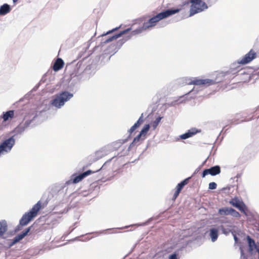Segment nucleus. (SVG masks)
Returning <instances> with one entry per match:
<instances>
[{
    "mask_svg": "<svg viewBox=\"0 0 259 259\" xmlns=\"http://www.w3.org/2000/svg\"><path fill=\"white\" fill-rule=\"evenodd\" d=\"M215 83V81L212 79H199L197 78L189 79L187 81L188 84H194L203 87H208L210 85L214 84Z\"/></svg>",
    "mask_w": 259,
    "mask_h": 259,
    "instance_id": "39448f33",
    "label": "nucleus"
},
{
    "mask_svg": "<svg viewBox=\"0 0 259 259\" xmlns=\"http://www.w3.org/2000/svg\"><path fill=\"white\" fill-rule=\"evenodd\" d=\"M197 133V131L195 129H192L189 130L187 133L180 136V137L182 139H186L190 137H192Z\"/></svg>",
    "mask_w": 259,
    "mask_h": 259,
    "instance_id": "6ab92c4d",
    "label": "nucleus"
},
{
    "mask_svg": "<svg viewBox=\"0 0 259 259\" xmlns=\"http://www.w3.org/2000/svg\"><path fill=\"white\" fill-rule=\"evenodd\" d=\"M11 11V8L8 4H4L0 8V14L6 15Z\"/></svg>",
    "mask_w": 259,
    "mask_h": 259,
    "instance_id": "4be33fe9",
    "label": "nucleus"
},
{
    "mask_svg": "<svg viewBox=\"0 0 259 259\" xmlns=\"http://www.w3.org/2000/svg\"><path fill=\"white\" fill-rule=\"evenodd\" d=\"M230 204L233 206L238 208L240 211L246 214L247 207L244 203L240 200L237 197H234L232 199L230 202Z\"/></svg>",
    "mask_w": 259,
    "mask_h": 259,
    "instance_id": "6e6552de",
    "label": "nucleus"
},
{
    "mask_svg": "<svg viewBox=\"0 0 259 259\" xmlns=\"http://www.w3.org/2000/svg\"><path fill=\"white\" fill-rule=\"evenodd\" d=\"M180 10L181 9H168L161 13H159L156 16H154L149 19L148 21L145 22L143 23L142 27L134 30L132 32V33L133 34H139L144 30L153 27L155 26L160 20L179 12Z\"/></svg>",
    "mask_w": 259,
    "mask_h": 259,
    "instance_id": "f257e3e1",
    "label": "nucleus"
},
{
    "mask_svg": "<svg viewBox=\"0 0 259 259\" xmlns=\"http://www.w3.org/2000/svg\"><path fill=\"white\" fill-rule=\"evenodd\" d=\"M8 225L6 221L0 222V237L3 236L7 231Z\"/></svg>",
    "mask_w": 259,
    "mask_h": 259,
    "instance_id": "412c9836",
    "label": "nucleus"
},
{
    "mask_svg": "<svg viewBox=\"0 0 259 259\" xmlns=\"http://www.w3.org/2000/svg\"><path fill=\"white\" fill-rule=\"evenodd\" d=\"M247 240L248 244V251L250 254H253L256 252V249L257 246V243H255L254 240L250 237V236H247Z\"/></svg>",
    "mask_w": 259,
    "mask_h": 259,
    "instance_id": "f8f14e48",
    "label": "nucleus"
},
{
    "mask_svg": "<svg viewBox=\"0 0 259 259\" xmlns=\"http://www.w3.org/2000/svg\"><path fill=\"white\" fill-rule=\"evenodd\" d=\"M241 253H242V254H243V251L242 250H241Z\"/></svg>",
    "mask_w": 259,
    "mask_h": 259,
    "instance_id": "c9c22d12",
    "label": "nucleus"
},
{
    "mask_svg": "<svg viewBox=\"0 0 259 259\" xmlns=\"http://www.w3.org/2000/svg\"><path fill=\"white\" fill-rule=\"evenodd\" d=\"M102 168V167L100 168L99 169L96 170H95V171H93V170H88L82 174H79V175L77 176H75L73 179V183H79V182H80L83 178H84L85 177H86L87 176L92 174H93V173H95L96 172H97L98 171H99Z\"/></svg>",
    "mask_w": 259,
    "mask_h": 259,
    "instance_id": "9b49d317",
    "label": "nucleus"
},
{
    "mask_svg": "<svg viewBox=\"0 0 259 259\" xmlns=\"http://www.w3.org/2000/svg\"><path fill=\"white\" fill-rule=\"evenodd\" d=\"M15 143V139L12 136L5 141L0 144V148L5 153L9 152Z\"/></svg>",
    "mask_w": 259,
    "mask_h": 259,
    "instance_id": "0eeeda50",
    "label": "nucleus"
},
{
    "mask_svg": "<svg viewBox=\"0 0 259 259\" xmlns=\"http://www.w3.org/2000/svg\"><path fill=\"white\" fill-rule=\"evenodd\" d=\"M14 116V111L10 110L4 113L3 118L4 121H6L9 119H12Z\"/></svg>",
    "mask_w": 259,
    "mask_h": 259,
    "instance_id": "aec40b11",
    "label": "nucleus"
},
{
    "mask_svg": "<svg viewBox=\"0 0 259 259\" xmlns=\"http://www.w3.org/2000/svg\"><path fill=\"white\" fill-rule=\"evenodd\" d=\"M191 3L190 15L193 16L207 9L206 4L203 0H190Z\"/></svg>",
    "mask_w": 259,
    "mask_h": 259,
    "instance_id": "20e7f679",
    "label": "nucleus"
},
{
    "mask_svg": "<svg viewBox=\"0 0 259 259\" xmlns=\"http://www.w3.org/2000/svg\"><path fill=\"white\" fill-rule=\"evenodd\" d=\"M234 239H235V240H237V237H236V236H234Z\"/></svg>",
    "mask_w": 259,
    "mask_h": 259,
    "instance_id": "f704fd0d",
    "label": "nucleus"
},
{
    "mask_svg": "<svg viewBox=\"0 0 259 259\" xmlns=\"http://www.w3.org/2000/svg\"><path fill=\"white\" fill-rule=\"evenodd\" d=\"M190 178H188L187 179H185L183 181H182L180 183L178 184V185L176 186V190L175 192L173 197H172V200H175L176 199V198L179 196L181 191L183 189V187L187 184H188L189 182Z\"/></svg>",
    "mask_w": 259,
    "mask_h": 259,
    "instance_id": "9d476101",
    "label": "nucleus"
},
{
    "mask_svg": "<svg viewBox=\"0 0 259 259\" xmlns=\"http://www.w3.org/2000/svg\"><path fill=\"white\" fill-rule=\"evenodd\" d=\"M130 39V37H129V36L127 37L126 39L123 41V42H124L125 41H126V40H128V39Z\"/></svg>",
    "mask_w": 259,
    "mask_h": 259,
    "instance_id": "473e14b6",
    "label": "nucleus"
},
{
    "mask_svg": "<svg viewBox=\"0 0 259 259\" xmlns=\"http://www.w3.org/2000/svg\"><path fill=\"white\" fill-rule=\"evenodd\" d=\"M105 155V153L103 150H98L96 151L94 155L91 156V160L95 161L102 158Z\"/></svg>",
    "mask_w": 259,
    "mask_h": 259,
    "instance_id": "a211bd4d",
    "label": "nucleus"
},
{
    "mask_svg": "<svg viewBox=\"0 0 259 259\" xmlns=\"http://www.w3.org/2000/svg\"><path fill=\"white\" fill-rule=\"evenodd\" d=\"M130 30H131L130 29L128 28V29H125V30H123L122 31H121L118 34L114 35L113 36H112L111 37H110L109 38H108V39L105 40L104 41V43L106 44V43H108L109 42L112 41H113L114 40H115L117 38H118V37H120L122 35H123V34L127 33V32H128Z\"/></svg>",
    "mask_w": 259,
    "mask_h": 259,
    "instance_id": "dca6fc26",
    "label": "nucleus"
},
{
    "mask_svg": "<svg viewBox=\"0 0 259 259\" xmlns=\"http://www.w3.org/2000/svg\"><path fill=\"white\" fill-rule=\"evenodd\" d=\"M162 118V117H158L152 123V126L154 129H155L156 127L158 126V124L159 123L161 119Z\"/></svg>",
    "mask_w": 259,
    "mask_h": 259,
    "instance_id": "a878e982",
    "label": "nucleus"
},
{
    "mask_svg": "<svg viewBox=\"0 0 259 259\" xmlns=\"http://www.w3.org/2000/svg\"><path fill=\"white\" fill-rule=\"evenodd\" d=\"M217 185L214 182H211L209 184V189L211 190L216 189Z\"/></svg>",
    "mask_w": 259,
    "mask_h": 259,
    "instance_id": "c85d7f7f",
    "label": "nucleus"
},
{
    "mask_svg": "<svg viewBox=\"0 0 259 259\" xmlns=\"http://www.w3.org/2000/svg\"><path fill=\"white\" fill-rule=\"evenodd\" d=\"M5 153L3 152V151L2 150L1 148H0V156L2 155V154H4Z\"/></svg>",
    "mask_w": 259,
    "mask_h": 259,
    "instance_id": "2f4dec72",
    "label": "nucleus"
},
{
    "mask_svg": "<svg viewBox=\"0 0 259 259\" xmlns=\"http://www.w3.org/2000/svg\"><path fill=\"white\" fill-rule=\"evenodd\" d=\"M64 65V62L61 58H57L53 66V69L55 71H58L61 69Z\"/></svg>",
    "mask_w": 259,
    "mask_h": 259,
    "instance_id": "2eb2a0df",
    "label": "nucleus"
},
{
    "mask_svg": "<svg viewBox=\"0 0 259 259\" xmlns=\"http://www.w3.org/2000/svg\"><path fill=\"white\" fill-rule=\"evenodd\" d=\"M230 215L235 218H239L240 217V213L233 208H231L230 211Z\"/></svg>",
    "mask_w": 259,
    "mask_h": 259,
    "instance_id": "393cba45",
    "label": "nucleus"
},
{
    "mask_svg": "<svg viewBox=\"0 0 259 259\" xmlns=\"http://www.w3.org/2000/svg\"><path fill=\"white\" fill-rule=\"evenodd\" d=\"M13 1L14 3H15L16 2H17L18 1V0H13Z\"/></svg>",
    "mask_w": 259,
    "mask_h": 259,
    "instance_id": "72a5a7b5",
    "label": "nucleus"
},
{
    "mask_svg": "<svg viewBox=\"0 0 259 259\" xmlns=\"http://www.w3.org/2000/svg\"><path fill=\"white\" fill-rule=\"evenodd\" d=\"M30 230V228L29 227L25 231L15 236L13 240H12L11 245H13L15 243H17L18 242H19L20 240H22L25 236H26L28 234Z\"/></svg>",
    "mask_w": 259,
    "mask_h": 259,
    "instance_id": "ddd939ff",
    "label": "nucleus"
},
{
    "mask_svg": "<svg viewBox=\"0 0 259 259\" xmlns=\"http://www.w3.org/2000/svg\"><path fill=\"white\" fill-rule=\"evenodd\" d=\"M143 113H142L138 121L128 131V133L131 135L137 128L143 123Z\"/></svg>",
    "mask_w": 259,
    "mask_h": 259,
    "instance_id": "4468645a",
    "label": "nucleus"
},
{
    "mask_svg": "<svg viewBox=\"0 0 259 259\" xmlns=\"http://www.w3.org/2000/svg\"><path fill=\"white\" fill-rule=\"evenodd\" d=\"M119 27H116V28H113V29H112V30H109V31H108V32H107L106 33L103 34L102 35V36H104V35H106L109 34H110V33H112V32H114L115 31H116V30H118V29H119Z\"/></svg>",
    "mask_w": 259,
    "mask_h": 259,
    "instance_id": "c756f323",
    "label": "nucleus"
},
{
    "mask_svg": "<svg viewBox=\"0 0 259 259\" xmlns=\"http://www.w3.org/2000/svg\"><path fill=\"white\" fill-rule=\"evenodd\" d=\"M149 124H146L144 125L141 131L140 132V134L143 136V138L142 139L143 140L145 139L146 135L149 130Z\"/></svg>",
    "mask_w": 259,
    "mask_h": 259,
    "instance_id": "b1692460",
    "label": "nucleus"
},
{
    "mask_svg": "<svg viewBox=\"0 0 259 259\" xmlns=\"http://www.w3.org/2000/svg\"><path fill=\"white\" fill-rule=\"evenodd\" d=\"M142 137L143 138V136L142 135H141L140 134H139L137 137H136L134 139L131 145H134L136 144L137 143L139 142L140 141V139Z\"/></svg>",
    "mask_w": 259,
    "mask_h": 259,
    "instance_id": "bb28decb",
    "label": "nucleus"
},
{
    "mask_svg": "<svg viewBox=\"0 0 259 259\" xmlns=\"http://www.w3.org/2000/svg\"><path fill=\"white\" fill-rule=\"evenodd\" d=\"M209 235L211 238V240L212 242L215 241L219 236V229L217 228H211L209 231Z\"/></svg>",
    "mask_w": 259,
    "mask_h": 259,
    "instance_id": "f3484780",
    "label": "nucleus"
},
{
    "mask_svg": "<svg viewBox=\"0 0 259 259\" xmlns=\"http://www.w3.org/2000/svg\"><path fill=\"white\" fill-rule=\"evenodd\" d=\"M231 208L223 207L219 210V213L220 215H228L230 214Z\"/></svg>",
    "mask_w": 259,
    "mask_h": 259,
    "instance_id": "5701e85b",
    "label": "nucleus"
},
{
    "mask_svg": "<svg viewBox=\"0 0 259 259\" xmlns=\"http://www.w3.org/2000/svg\"><path fill=\"white\" fill-rule=\"evenodd\" d=\"M168 259H178L177 254L174 253L169 255Z\"/></svg>",
    "mask_w": 259,
    "mask_h": 259,
    "instance_id": "7c9ffc66",
    "label": "nucleus"
},
{
    "mask_svg": "<svg viewBox=\"0 0 259 259\" xmlns=\"http://www.w3.org/2000/svg\"><path fill=\"white\" fill-rule=\"evenodd\" d=\"M72 97V94L67 91L62 92L54 97L50 102V104L57 108H60L66 102L68 101Z\"/></svg>",
    "mask_w": 259,
    "mask_h": 259,
    "instance_id": "7ed1b4c3",
    "label": "nucleus"
},
{
    "mask_svg": "<svg viewBox=\"0 0 259 259\" xmlns=\"http://www.w3.org/2000/svg\"><path fill=\"white\" fill-rule=\"evenodd\" d=\"M48 201H47L44 202L41 200L38 201L29 211L23 214L20 220V225L22 226L27 225L34 218L36 217L39 210L46 207Z\"/></svg>",
    "mask_w": 259,
    "mask_h": 259,
    "instance_id": "f03ea898",
    "label": "nucleus"
},
{
    "mask_svg": "<svg viewBox=\"0 0 259 259\" xmlns=\"http://www.w3.org/2000/svg\"><path fill=\"white\" fill-rule=\"evenodd\" d=\"M221 172V168L218 165H216L213 167H211L208 169H205L203 170L202 177L204 178L205 176L207 175H210L211 176H215L219 174Z\"/></svg>",
    "mask_w": 259,
    "mask_h": 259,
    "instance_id": "1a4fd4ad",
    "label": "nucleus"
},
{
    "mask_svg": "<svg viewBox=\"0 0 259 259\" xmlns=\"http://www.w3.org/2000/svg\"><path fill=\"white\" fill-rule=\"evenodd\" d=\"M257 57L256 53L253 49H251L249 52L245 54L241 59L237 61L238 64L245 65L250 63Z\"/></svg>",
    "mask_w": 259,
    "mask_h": 259,
    "instance_id": "423d86ee",
    "label": "nucleus"
},
{
    "mask_svg": "<svg viewBox=\"0 0 259 259\" xmlns=\"http://www.w3.org/2000/svg\"><path fill=\"white\" fill-rule=\"evenodd\" d=\"M123 143V142L122 141H121V140H119L118 141H116L113 143V145L114 148H119L122 145Z\"/></svg>",
    "mask_w": 259,
    "mask_h": 259,
    "instance_id": "cd10ccee",
    "label": "nucleus"
}]
</instances>
